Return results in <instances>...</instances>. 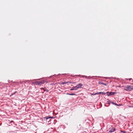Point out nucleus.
Masks as SVG:
<instances>
[{
	"label": "nucleus",
	"instance_id": "f257e3e1",
	"mask_svg": "<svg viewBox=\"0 0 133 133\" xmlns=\"http://www.w3.org/2000/svg\"><path fill=\"white\" fill-rule=\"evenodd\" d=\"M124 89L127 91H131L133 90V86L127 85L125 87Z\"/></svg>",
	"mask_w": 133,
	"mask_h": 133
},
{
	"label": "nucleus",
	"instance_id": "f03ea898",
	"mask_svg": "<svg viewBox=\"0 0 133 133\" xmlns=\"http://www.w3.org/2000/svg\"><path fill=\"white\" fill-rule=\"evenodd\" d=\"M83 86V85L81 83H80L77 85L75 87V88H76L75 89V90H77L79 88H81V87Z\"/></svg>",
	"mask_w": 133,
	"mask_h": 133
},
{
	"label": "nucleus",
	"instance_id": "7ed1b4c3",
	"mask_svg": "<svg viewBox=\"0 0 133 133\" xmlns=\"http://www.w3.org/2000/svg\"><path fill=\"white\" fill-rule=\"evenodd\" d=\"M109 132H114L115 130V128L114 127L111 126L109 128Z\"/></svg>",
	"mask_w": 133,
	"mask_h": 133
},
{
	"label": "nucleus",
	"instance_id": "20e7f679",
	"mask_svg": "<svg viewBox=\"0 0 133 133\" xmlns=\"http://www.w3.org/2000/svg\"><path fill=\"white\" fill-rule=\"evenodd\" d=\"M43 83L42 81H36L35 82V84L36 85H40L41 84Z\"/></svg>",
	"mask_w": 133,
	"mask_h": 133
},
{
	"label": "nucleus",
	"instance_id": "39448f33",
	"mask_svg": "<svg viewBox=\"0 0 133 133\" xmlns=\"http://www.w3.org/2000/svg\"><path fill=\"white\" fill-rule=\"evenodd\" d=\"M115 93L114 92H107V94H108V96H109L110 95H113Z\"/></svg>",
	"mask_w": 133,
	"mask_h": 133
},
{
	"label": "nucleus",
	"instance_id": "423d86ee",
	"mask_svg": "<svg viewBox=\"0 0 133 133\" xmlns=\"http://www.w3.org/2000/svg\"><path fill=\"white\" fill-rule=\"evenodd\" d=\"M67 83H72V82H63L62 83V84H66Z\"/></svg>",
	"mask_w": 133,
	"mask_h": 133
},
{
	"label": "nucleus",
	"instance_id": "0eeeda50",
	"mask_svg": "<svg viewBox=\"0 0 133 133\" xmlns=\"http://www.w3.org/2000/svg\"><path fill=\"white\" fill-rule=\"evenodd\" d=\"M45 118L46 119H49V118H52V117H51L48 116V117H45Z\"/></svg>",
	"mask_w": 133,
	"mask_h": 133
},
{
	"label": "nucleus",
	"instance_id": "6e6552de",
	"mask_svg": "<svg viewBox=\"0 0 133 133\" xmlns=\"http://www.w3.org/2000/svg\"><path fill=\"white\" fill-rule=\"evenodd\" d=\"M76 88H75V87H72V89H70V90H75V89Z\"/></svg>",
	"mask_w": 133,
	"mask_h": 133
},
{
	"label": "nucleus",
	"instance_id": "1a4fd4ad",
	"mask_svg": "<svg viewBox=\"0 0 133 133\" xmlns=\"http://www.w3.org/2000/svg\"><path fill=\"white\" fill-rule=\"evenodd\" d=\"M99 84H103L105 86H106L107 85V84H106L102 82H100L99 83Z\"/></svg>",
	"mask_w": 133,
	"mask_h": 133
},
{
	"label": "nucleus",
	"instance_id": "9d476101",
	"mask_svg": "<svg viewBox=\"0 0 133 133\" xmlns=\"http://www.w3.org/2000/svg\"><path fill=\"white\" fill-rule=\"evenodd\" d=\"M69 95H75V94L74 93L71 94H69Z\"/></svg>",
	"mask_w": 133,
	"mask_h": 133
},
{
	"label": "nucleus",
	"instance_id": "9b49d317",
	"mask_svg": "<svg viewBox=\"0 0 133 133\" xmlns=\"http://www.w3.org/2000/svg\"><path fill=\"white\" fill-rule=\"evenodd\" d=\"M104 92H99V93H100V94H104Z\"/></svg>",
	"mask_w": 133,
	"mask_h": 133
},
{
	"label": "nucleus",
	"instance_id": "f8f14e48",
	"mask_svg": "<svg viewBox=\"0 0 133 133\" xmlns=\"http://www.w3.org/2000/svg\"><path fill=\"white\" fill-rule=\"evenodd\" d=\"M100 94V93H99V92H97V93L95 94Z\"/></svg>",
	"mask_w": 133,
	"mask_h": 133
},
{
	"label": "nucleus",
	"instance_id": "ddd939ff",
	"mask_svg": "<svg viewBox=\"0 0 133 133\" xmlns=\"http://www.w3.org/2000/svg\"><path fill=\"white\" fill-rule=\"evenodd\" d=\"M100 94V93H99V92H97V93L95 94Z\"/></svg>",
	"mask_w": 133,
	"mask_h": 133
},
{
	"label": "nucleus",
	"instance_id": "4468645a",
	"mask_svg": "<svg viewBox=\"0 0 133 133\" xmlns=\"http://www.w3.org/2000/svg\"><path fill=\"white\" fill-rule=\"evenodd\" d=\"M129 81H131V80H132V79H131H131H129Z\"/></svg>",
	"mask_w": 133,
	"mask_h": 133
},
{
	"label": "nucleus",
	"instance_id": "2eb2a0df",
	"mask_svg": "<svg viewBox=\"0 0 133 133\" xmlns=\"http://www.w3.org/2000/svg\"><path fill=\"white\" fill-rule=\"evenodd\" d=\"M121 132H124V133H125V132H124V131H121Z\"/></svg>",
	"mask_w": 133,
	"mask_h": 133
},
{
	"label": "nucleus",
	"instance_id": "dca6fc26",
	"mask_svg": "<svg viewBox=\"0 0 133 133\" xmlns=\"http://www.w3.org/2000/svg\"><path fill=\"white\" fill-rule=\"evenodd\" d=\"M85 78H87V76H85Z\"/></svg>",
	"mask_w": 133,
	"mask_h": 133
},
{
	"label": "nucleus",
	"instance_id": "f3484780",
	"mask_svg": "<svg viewBox=\"0 0 133 133\" xmlns=\"http://www.w3.org/2000/svg\"><path fill=\"white\" fill-rule=\"evenodd\" d=\"M46 91H47V92H48V91H49V90H46Z\"/></svg>",
	"mask_w": 133,
	"mask_h": 133
},
{
	"label": "nucleus",
	"instance_id": "a211bd4d",
	"mask_svg": "<svg viewBox=\"0 0 133 133\" xmlns=\"http://www.w3.org/2000/svg\"><path fill=\"white\" fill-rule=\"evenodd\" d=\"M115 104L116 105H117V104Z\"/></svg>",
	"mask_w": 133,
	"mask_h": 133
},
{
	"label": "nucleus",
	"instance_id": "6ab92c4d",
	"mask_svg": "<svg viewBox=\"0 0 133 133\" xmlns=\"http://www.w3.org/2000/svg\"><path fill=\"white\" fill-rule=\"evenodd\" d=\"M132 84H133V83H131Z\"/></svg>",
	"mask_w": 133,
	"mask_h": 133
}]
</instances>
